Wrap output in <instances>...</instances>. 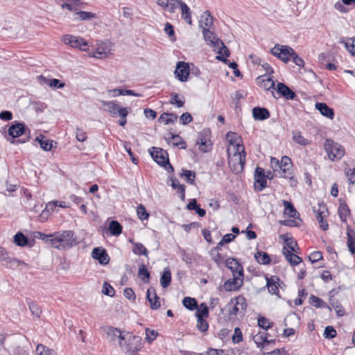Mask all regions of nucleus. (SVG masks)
<instances>
[{"instance_id":"a878e982","label":"nucleus","mask_w":355,"mask_h":355,"mask_svg":"<svg viewBox=\"0 0 355 355\" xmlns=\"http://www.w3.org/2000/svg\"><path fill=\"white\" fill-rule=\"evenodd\" d=\"M169 180L171 182V186L173 189L176 190L180 194L182 200L185 199V186L180 184L178 180L175 177H170Z\"/></svg>"},{"instance_id":"4468645a","label":"nucleus","mask_w":355,"mask_h":355,"mask_svg":"<svg viewBox=\"0 0 355 355\" xmlns=\"http://www.w3.org/2000/svg\"><path fill=\"white\" fill-rule=\"evenodd\" d=\"M254 188L258 191H262L266 187V178L263 168L257 167L254 172Z\"/></svg>"},{"instance_id":"c756f323","label":"nucleus","mask_w":355,"mask_h":355,"mask_svg":"<svg viewBox=\"0 0 355 355\" xmlns=\"http://www.w3.org/2000/svg\"><path fill=\"white\" fill-rule=\"evenodd\" d=\"M261 80V87L268 91L275 89V83L272 78L266 75L259 76L257 80L259 82Z\"/></svg>"},{"instance_id":"9d476101","label":"nucleus","mask_w":355,"mask_h":355,"mask_svg":"<svg viewBox=\"0 0 355 355\" xmlns=\"http://www.w3.org/2000/svg\"><path fill=\"white\" fill-rule=\"evenodd\" d=\"M105 333L107 339L110 343H114L117 340L119 347H123V340L125 339V334H123L120 329L112 327H107Z\"/></svg>"},{"instance_id":"f257e3e1","label":"nucleus","mask_w":355,"mask_h":355,"mask_svg":"<svg viewBox=\"0 0 355 355\" xmlns=\"http://www.w3.org/2000/svg\"><path fill=\"white\" fill-rule=\"evenodd\" d=\"M226 266L232 271L233 278L227 280L224 284V288L231 291L240 288L243 284V269L237 259L229 258L225 261Z\"/></svg>"},{"instance_id":"37998d69","label":"nucleus","mask_w":355,"mask_h":355,"mask_svg":"<svg viewBox=\"0 0 355 355\" xmlns=\"http://www.w3.org/2000/svg\"><path fill=\"white\" fill-rule=\"evenodd\" d=\"M293 139L295 142L301 146H307L310 144L308 139H305L300 131H293Z\"/></svg>"},{"instance_id":"7c9ffc66","label":"nucleus","mask_w":355,"mask_h":355,"mask_svg":"<svg viewBox=\"0 0 355 355\" xmlns=\"http://www.w3.org/2000/svg\"><path fill=\"white\" fill-rule=\"evenodd\" d=\"M347 247L352 254H355V232L353 230L347 229Z\"/></svg>"},{"instance_id":"774afa93","label":"nucleus","mask_w":355,"mask_h":355,"mask_svg":"<svg viewBox=\"0 0 355 355\" xmlns=\"http://www.w3.org/2000/svg\"><path fill=\"white\" fill-rule=\"evenodd\" d=\"M336 336V331L331 326H327L325 327L324 331V336L326 338H333Z\"/></svg>"},{"instance_id":"aec40b11","label":"nucleus","mask_w":355,"mask_h":355,"mask_svg":"<svg viewBox=\"0 0 355 355\" xmlns=\"http://www.w3.org/2000/svg\"><path fill=\"white\" fill-rule=\"evenodd\" d=\"M277 91L287 100H293L296 97L295 93L282 83L277 84Z\"/></svg>"},{"instance_id":"f03ea898","label":"nucleus","mask_w":355,"mask_h":355,"mask_svg":"<svg viewBox=\"0 0 355 355\" xmlns=\"http://www.w3.org/2000/svg\"><path fill=\"white\" fill-rule=\"evenodd\" d=\"M53 236V238L50 239L51 245L58 250H65L76 244V238L71 230L55 232Z\"/></svg>"},{"instance_id":"ea45409f","label":"nucleus","mask_w":355,"mask_h":355,"mask_svg":"<svg viewBox=\"0 0 355 355\" xmlns=\"http://www.w3.org/2000/svg\"><path fill=\"white\" fill-rule=\"evenodd\" d=\"M178 119V116L173 113H163L159 118V122L165 124L173 123Z\"/></svg>"},{"instance_id":"2eb2a0df","label":"nucleus","mask_w":355,"mask_h":355,"mask_svg":"<svg viewBox=\"0 0 355 355\" xmlns=\"http://www.w3.org/2000/svg\"><path fill=\"white\" fill-rule=\"evenodd\" d=\"M92 257L93 259L98 260L101 265H107L110 261L107 251L101 247L94 248L92 252Z\"/></svg>"},{"instance_id":"4c0bfd02","label":"nucleus","mask_w":355,"mask_h":355,"mask_svg":"<svg viewBox=\"0 0 355 355\" xmlns=\"http://www.w3.org/2000/svg\"><path fill=\"white\" fill-rule=\"evenodd\" d=\"M330 305L334 309L338 316H343L345 314V309L341 304L334 298L333 296L329 297Z\"/></svg>"},{"instance_id":"b1692460","label":"nucleus","mask_w":355,"mask_h":355,"mask_svg":"<svg viewBox=\"0 0 355 355\" xmlns=\"http://www.w3.org/2000/svg\"><path fill=\"white\" fill-rule=\"evenodd\" d=\"M315 108L320 112V114L330 119H333L334 116V110L330 108L324 103H316Z\"/></svg>"},{"instance_id":"5fc2aeb1","label":"nucleus","mask_w":355,"mask_h":355,"mask_svg":"<svg viewBox=\"0 0 355 355\" xmlns=\"http://www.w3.org/2000/svg\"><path fill=\"white\" fill-rule=\"evenodd\" d=\"M37 355H56L55 352L42 344L37 345L36 347Z\"/></svg>"},{"instance_id":"412c9836","label":"nucleus","mask_w":355,"mask_h":355,"mask_svg":"<svg viewBox=\"0 0 355 355\" xmlns=\"http://www.w3.org/2000/svg\"><path fill=\"white\" fill-rule=\"evenodd\" d=\"M279 278L277 276L266 277V286L269 293L272 295L279 294Z\"/></svg>"},{"instance_id":"dca6fc26","label":"nucleus","mask_w":355,"mask_h":355,"mask_svg":"<svg viewBox=\"0 0 355 355\" xmlns=\"http://www.w3.org/2000/svg\"><path fill=\"white\" fill-rule=\"evenodd\" d=\"M202 34L206 43L214 49L218 48V46L223 44V42L211 30L202 31Z\"/></svg>"},{"instance_id":"338daca9","label":"nucleus","mask_w":355,"mask_h":355,"mask_svg":"<svg viewBox=\"0 0 355 355\" xmlns=\"http://www.w3.org/2000/svg\"><path fill=\"white\" fill-rule=\"evenodd\" d=\"M234 343H239L243 340V335L241 330L239 327L234 329V334L232 337Z\"/></svg>"},{"instance_id":"c9c22d12","label":"nucleus","mask_w":355,"mask_h":355,"mask_svg":"<svg viewBox=\"0 0 355 355\" xmlns=\"http://www.w3.org/2000/svg\"><path fill=\"white\" fill-rule=\"evenodd\" d=\"M338 214L340 220L345 222L347 216L350 214V210L345 202H340L338 207Z\"/></svg>"},{"instance_id":"49530a36","label":"nucleus","mask_w":355,"mask_h":355,"mask_svg":"<svg viewBox=\"0 0 355 355\" xmlns=\"http://www.w3.org/2000/svg\"><path fill=\"white\" fill-rule=\"evenodd\" d=\"M226 137L230 144L234 145L236 150H237V145H241L240 144L241 137L236 133L232 132H228Z\"/></svg>"},{"instance_id":"ddd939ff","label":"nucleus","mask_w":355,"mask_h":355,"mask_svg":"<svg viewBox=\"0 0 355 355\" xmlns=\"http://www.w3.org/2000/svg\"><path fill=\"white\" fill-rule=\"evenodd\" d=\"M175 77L181 82H185L189 75V67L184 62H178L175 71Z\"/></svg>"},{"instance_id":"e2e57ef3","label":"nucleus","mask_w":355,"mask_h":355,"mask_svg":"<svg viewBox=\"0 0 355 355\" xmlns=\"http://www.w3.org/2000/svg\"><path fill=\"white\" fill-rule=\"evenodd\" d=\"M180 2H183L182 0H169L166 11L169 12H174L175 10L180 6Z\"/></svg>"},{"instance_id":"052dcab7","label":"nucleus","mask_w":355,"mask_h":355,"mask_svg":"<svg viewBox=\"0 0 355 355\" xmlns=\"http://www.w3.org/2000/svg\"><path fill=\"white\" fill-rule=\"evenodd\" d=\"M285 243L286 245V248L288 250H291V251L295 253L298 252L297 250L299 248L297 247V242L293 238L286 239L285 240Z\"/></svg>"},{"instance_id":"69168bd1","label":"nucleus","mask_w":355,"mask_h":355,"mask_svg":"<svg viewBox=\"0 0 355 355\" xmlns=\"http://www.w3.org/2000/svg\"><path fill=\"white\" fill-rule=\"evenodd\" d=\"M197 328L202 332L208 329L209 324L205 318H197Z\"/></svg>"},{"instance_id":"8fccbe9b","label":"nucleus","mask_w":355,"mask_h":355,"mask_svg":"<svg viewBox=\"0 0 355 355\" xmlns=\"http://www.w3.org/2000/svg\"><path fill=\"white\" fill-rule=\"evenodd\" d=\"M130 111V107L121 108V109H120V110H119L118 116H120V119L119 120L118 123L119 125L123 126V127L125 126V125L127 123L126 117H127L128 114H129Z\"/></svg>"},{"instance_id":"6e6d98bb","label":"nucleus","mask_w":355,"mask_h":355,"mask_svg":"<svg viewBox=\"0 0 355 355\" xmlns=\"http://www.w3.org/2000/svg\"><path fill=\"white\" fill-rule=\"evenodd\" d=\"M139 276L141 277L144 282H148L150 278V272H148L146 266L144 264L141 265L139 268Z\"/></svg>"},{"instance_id":"473e14b6","label":"nucleus","mask_w":355,"mask_h":355,"mask_svg":"<svg viewBox=\"0 0 355 355\" xmlns=\"http://www.w3.org/2000/svg\"><path fill=\"white\" fill-rule=\"evenodd\" d=\"M283 205L284 207L285 213L291 218H297L299 216V214L291 202L283 200Z\"/></svg>"},{"instance_id":"0eeeda50","label":"nucleus","mask_w":355,"mask_h":355,"mask_svg":"<svg viewBox=\"0 0 355 355\" xmlns=\"http://www.w3.org/2000/svg\"><path fill=\"white\" fill-rule=\"evenodd\" d=\"M294 49L291 46L277 44L270 50V53L280 60L287 63L294 55Z\"/></svg>"},{"instance_id":"a18cd8bd","label":"nucleus","mask_w":355,"mask_h":355,"mask_svg":"<svg viewBox=\"0 0 355 355\" xmlns=\"http://www.w3.org/2000/svg\"><path fill=\"white\" fill-rule=\"evenodd\" d=\"M171 137L169 138L168 143H171L174 146H180V148H185L186 144L179 135H175L170 133Z\"/></svg>"},{"instance_id":"1a4fd4ad","label":"nucleus","mask_w":355,"mask_h":355,"mask_svg":"<svg viewBox=\"0 0 355 355\" xmlns=\"http://www.w3.org/2000/svg\"><path fill=\"white\" fill-rule=\"evenodd\" d=\"M0 261L8 268L15 269L21 266H26V263L16 258L9 257L8 252L3 248H0Z\"/></svg>"},{"instance_id":"6ab92c4d","label":"nucleus","mask_w":355,"mask_h":355,"mask_svg":"<svg viewBox=\"0 0 355 355\" xmlns=\"http://www.w3.org/2000/svg\"><path fill=\"white\" fill-rule=\"evenodd\" d=\"M213 24V17L211 15L209 11L206 10L202 13L199 21V26L202 31L210 30L211 26Z\"/></svg>"},{"instance_id":"e433bc0d","label":"nucleus","mask_w":355,"mask_h":355,"mask_svg":"<svg viewBox=\"0 0 355 355\" xmlns=\"http://www.w3.org/2000/svg\"><path fill=\"white\" fill-rule=\"evenodd\" d=\"M254 258L257 261V262L260 264H268L270 263V257L269 255L262 251H258L254 254Z\"/></svg>"},{"instance_id":"79ce46f5","label":"nucleus","mask_w":355,"mask_h":355,"mask_svg":"<svg viewBox=\"0 0 355 355\" xmlns=\"http://www.w3.org/2000/svg\"><path fill=\"white\" fill-rule=\"evenodd\" d=\"M14 243L20 247H24L28 245V238L21 232H17L14 236Z\"/></svg>"},{"instance_id":"c85d7f7f","label":"nucleus","mask_w":355,"mask_h":355,"mask_svg":"<svg viewBox=\"0 0 355 355\" xmlns=\"http://www.w3.org/2000/svg\"><path fill=\"white\" fill-rule=\"evenodd\" d=\"M110 49L106 44H98L93 53V57L96 58H106Z\"/></svg>"},{"instance_id":"39448f33","label":"nucleus","mask_w":355,"mask_h":355,"mask_svg":"<svg viewBox=\"0 0 355 355\" xmlns=\"http://www.w3.org/2000/svg\"><path fill=\"white\" fill-rule=\"evenodd\" d=\"M149 151L155 162L164 166L168 172H174L173 166L169 163L168 153L166 150L159 148L152 147Z\"/></svg>"},{"instance_id":"680f3d73","label":"nucleus","mask_w":355,"mask_h":355,"mask_svg":"<svg viewBox=\"0 0 355 355\" xmlns=\"http://www.w3.org/2000/svg\"><path fill=\"white\" fill-rule=\"evenodd\" d=\"M258 325L261 328L267 330L272 326V322H270L266 318L260 317L258 318Z\"/></svg>"},{"instance_id":"4d7b16f0","label":"nucleus","mask_w":355,"mask_h":355,"mask_svg":"<svg viewBox=\"0 0 355 355\" xmlns=\"http://www.w3.org/2000/svg\"><path fill=\"white\" fill-rule=\"evenodd\" d=\"M137 213L139 218L141 220H147L149 217L148 213L146 211L145 207L139 205L137 208Z\"/></svg>"},{"instance_id":"5701e85b","label":"nucleus","mask_w":355,"mask_h":355,"mask_svg":"<svg viewBox=\"0 0 355 355\" xmlns=\"http://www.w3.org/2000/svg\"><path fill=\"white\" fill-rule=\"evenodd\" d=\"M252 115L255 120L263 121L270 117V112L266 108L255 107L252 110Z\"/></svg>"},{"instance_id":"a211bd4d","label":"nucleus","mask_w":355,"mask_h":355,"mask_svg":"<svg viewBox=\"0 0 355 355\" xmlns=\"http://www.w3.org/2000/svg\"><path fill=\"white\" fill-rule=\"evenodd\" d=\"M146 298L150 304V308L153 310L159 309L161 306L159 297L157 295L154 288H150L146 293Z\"/></svg>"},{"instance_id":"6e6552de","label":"nucleus","mask_w":355,"mask_h":355,"mask_svg":"<svg viewBox=\"0 0 355 355\" xmlns=\"http://www.w3.org/2000/svg\"><path fill=\"white\" fill-rule=\"evenodd\" d=\"M227 307L230 316H235L239 313H243L247 307L245 298L243 295L233 298L228 303Z\"/></svg>"},{"instance_id":"3c124183","label":"nucleus","mask_w":355,"mask_h":355,"mask_svg":"<svg viewBox=\"0 0 355 355\" xmlns=\"http://www.w3.org/2000/svg\"><path fill=\"white\" fill-rule=\"evenodd\" d=\"M196 315L197 318H207L209 316V310L206 304H200L199 308L196 309Z\"/></svg>"},{"instance_id":"9b49d317","label":"nucleus","mask_w":355,"mask_h":355,"mask_svg":"<svg viewBox=\"0 0 355 355\" xmlns=\"http://www.w3.org/2000/svg\"><path fill=\"white\" fill-rule=\"evenodd\" d=\"M62 40L66 44H69L71 47L78 48L81 51L87 50V43L82 37H76L71 35H66L63 37Z\"/></svg>"},{"instance_id":"f8f14e48","label":"nucleus","mask_w":355,"mask_h":355,"mask_svg":"<svg viewBox=\"0 0 355 355\" xmlns=\"http://www.w3.org/2000/svg\"><path fill=\"white\" fill-rule=\"evenodd\" d=\"M278 173L284 178H291L293 174L292 163L288 157H282Z\"/></svg>"},{"instance_id":"de8ad7c7","label":"nucleus","mask_w":355,"mask_h":355,"mask_svg":"<svg viewBox=\"0 0 355 355\" xmlns=\"http://www.w3.org/2000/svg\"><path fill=\"white\" fill-rule=\"evenodd\" d=\"M182 304L185 308L191 311L198 308L196 300L190 297H185L182 300Z\"/></svg>"},{"instance_id":"bf43d9fd","label":"nucleus","mask_w":355,"mask_h":355,"mask_svg":"<svg viewBox=\"0 0 355 355\" xmlns=\"http://www.w3.org/2000/svg\"><path fill=\"white\" fill-rule=\"evenodd\" d=\"M27 302L28 304L29 309L31 311L32 314L37 317H39L42 313V311L40 308L38 306V305L35 304L31 300H27Z\"/></svg>"},{"instance_id":"7ed1b4c3","label":"nucleus","mask_w":355,"mask_h":355,"mask_svg":"<svg viewBox=\"0 0 355 355\" xmlns=\"http://www.w3.org/2000/svg\"><path fill=\"white\" fill-rule=\"evenodd\" d=\"M142 347L141 337L127 332L125 334V339L123 340V347L120 348L129 355H137Z\"/></svg>"},{"instance_id":"f704fd0d","label":"nucleus","mask_w":355,"mask_h":355,"mask_svg":"<svg viewBox=\"0 0 355 355\" xmlns=\"http://www.w3.org/2000/svg\"><path fill=\"white\" fill-rule=\"evenodd\" d=\"M75 19H78L80 21L89 20L91 19L96 18V15L92 12H85V11H76L74 13Z\"/></svg>"},{"instance_id":"c03bdc74","label":"nucleus","mask_w":355,"mask_h":355,"mask_svg":"<svg viewBox=\"0 0 355 355\" xmlns=\"http://www.w3.org/2000/svg\"><path fill=\"white\" fill-rule=\"evenodd\" d=\"M310 303L311 305H313L315 307L320 308V307H324V308H328L329 310H331L330 306L325 303L322 299L311 295L310 296Z\"/></svg>"},{"instance_id":"393cba45","label":"nucleus","mask_w":355,"mask_h":355,"mask_svg":"<svg viewBox=\"0 0 355 355\" xmlns=\"http://www.w3.org/2000/svg\"><path fill=\"white\" fill-rule=\"evenodd\" d=\"M182 18L189 25H192L191 11L189 7L184 2H180Z\"/></svg>"},{"instance_id":"f3484780","label":"nucleus","mask_w":355,"mask_h":355,"mask_svg":"<svg viewBox=\"0 0 355 355\" xmlns=\"http://www.w3.org/2000/svg\"><path fill=\"white\" fill-rule=\"evenodd\" d=\"M26 128L22 123L15 121L8 128V133L12 138H17L26 132Z\"/></svg>"},{"instance_id":"0e129e2a","label":"nucleus","mask_w":355,"mask_h":355,"mask_svg":"<svg viewBox=\"0 0 355 355\" xmlns=\"http://www.w3.org/2000/svg\"><path fill=\"white\" fill-rule=\"evenodd\" d=\"M313 212L322 213V215H329V211L326 205L324 202L318 203L317 206L313 207Z\"/></svg>"},{"instance_id":"a19ab883","label":"nucleus","mask_w":355,"mask_h":355,"mask_svg":"<svg viewBox=\"0 0 355 355\" xmlns=\"http://www.w3.org/2000/svg\"><path fill=\"white\" fill-rule=\"evenodd\" d=\"M187 208L189 210H195L196 214H198L200 217H203L206 214L205 210L199 207L196 199H193L189 202L187 205Z\"/></svg>"},{"instance_id":"4be33fe9","label":"nucleus","mask_w":355,"mask_h":355,"mask_svg":"<svg viewBox=\"0 0 355 355\" xmlns=\"http://www.w3.org/2000/svg\"><path fill=\"white\" fill-rule=\"evenodd\" d=\"M101 103L104 107H106L105 111L109 112L111 114V116L113 117L118 116L119 110H120V109L122 108V107H119V105L118 104H116L113 101H102Z\"/></svg>"},{"instance_id":"423d86ee","label":"nucleus","mask_w":355,"mask_h":355,"mask_svg":"<svg viewBox=\"0 0 355 355\" xmlns=\"http://www.w3.org/2000/svg\"><path fill=\"white\" fill-rule=\"evenodd\" d=\"M324 147L329 158L332 161L340 159L345 155L344 148L340 144L334 142L331 139H326Z\"/></svg>"},{"instance_id":"13d9d810","label":"nucleus","mask_w":355,"mask_h":355,"mask_svg":"<svg viewBox=\"0 0 355 355\" xmlns=\"http://www.w3.org/2000/svg\"><path fill=\"white\" fill-rule=\"evenodd\" d=\"M158 332L155 330H150L147 328L146 329V338L145 340L148 343H151L153 340L156 339L158 336Z\"/></svg>"},{"instance_id":"58836bf2","label":"nucleus","mask_w":355,"mask_h":355,"mask_svg":"<svg viewBox=\"0 0 355 355\" xmlns=\"http://www.w3.org/2000/svg\"><path fill=\"white\" fill-rule=\"evenodd\" d=\"M130 242L132 243L133 245L132 252L135 254H139V255L142 254L146 257L148 256V250L142 243H135V242H133L132 240H130Z\"/></svg>"},{"instance_id":"864d4df0","label":"nucleus","mask_w":355,"mask_h":355,"mask_svg":"<svg viewBox=\"0 0 355 355\" xmlns=\"http://www.w3.org/2000/svg\"><path fill=\"white\" fill-rule=\"evenodd\" d=\"M181 178H185L187 182L191 184H194L195 178H196V173L189 170H182V173H180Z\"/></svg>"},{"instance_id":"603ef678","label":"nucleus","mask_w":355,"mask_h":355,"mask_svg":"<svg viewBox=\"0 0 355 355\" xmlns=\"http://www.w3.org/2000/svg\"><path fill=\"white\" fill-rule=\"evenodd\" d=\"M253 340L258 347L261 346L265 343H270V341H268L267 339V334L265 332H259L254 336Z\"/></svg>"},{"instance_id":"72a5a7b5","label":"nucleus","mask_w":355,"mask_h":355,"mask_svg":"<svg viewBox=\"0 0 355 355\" xmlns=\"http://www.w3.org/2000/svg\"><path fill=\"white\" fill-rule=\"evenodd\" d=\"M45 137L42 135H40L35 139L39 142L40 147L46 151L50 150L53 147V141L45 139Z\"/></svg>"},{"instance_id":"cd10ccee","label":"nucleus","mask_w":355,"mask_h":355,"mask_svg":"<svg viewBox=\"0 0 355 355\" xmlns=\"http://www.w3.org/2000/svg\"><path fill=\"white\" fill-rule=\"evenodd\" d=\"M214 50L218 54L216 59L224 62H228L226 58L230 56V51L223 43L221 46H218V48H214Z\"/></svg>"},{"instance_id":"20e7f679","label":"nucleus","mask_w":355,"mask_h":355,"mask_svg":"<svg viewBox=\"0 0 355 355\" xmlns=\"http://www.w3.org/2000/svg\"><path fill=\"white\" fill-rule=\"evenodd\" d=\"M245 157L246 153L243 146L237 145V150H235L234 155L228 161V164L234 173H239L243 171Z\"/></svg>"},{"instance_id":"bb28decb","label":"nucleus","mask_w":355,"mask_h":355,"mask_svg":"<svg viewBox=\"0 0 355 355\" xmlns=\"http://www.w3.org/2000/svg\"><path fill=\"white\" fill-rule=\"evenodd\" d=\"M339 43L343 44L347 51L355 57V37L341 38Z\"/></svg>"},{"instance_id":"2f4dec72","label":"nucleus","mask_w":355,"mask_h":355,"mask_svg":"<svg viewBox=\"0 0 355 355\" xmlns=\"http://www.w3.org/2000/svg\"><path fill=\"white\" fill-rule=\"evenodd\" d=\"M171 282V272L168 268H165L160 278V284L164 288H167Z\"/></svg>"},{"instance_id":"09e8293b","label":"nucleus","mask_w":355,"mask_h":355,"mask_svg":"<svg viewBox=\"0 0 355 355\" xmlns=\"http://www.w3.org/2000/svg\"><path fill=\"white\" fill-rule=\"evenodd\" d=\"M109 230L112 235L119 236L122 232V226L118 221L112 220L110 223Z\"/></svg>"}]
</instances>
